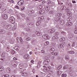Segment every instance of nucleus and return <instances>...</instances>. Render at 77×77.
<instances>
[{
    "label": "nucleus",
    "mask_w": 77,
    "mask_h": 77,
    "mask_svg": "<svg viewBox=\"0 0 77 77\" xmlns=\"http://www.w3.org/2000/svg\"><path fill=\"white\" fill-rule=\"evenodd\" d=\"M66 8V6H63L60 9L62 11H63V10H64V9H65Z\"/></svg>",
    "instance_id": "obj_15"
},
{
    "label": "nucleus",
    "mask_w": 77,
    "mask_h": 77,
    "mask_svg": "<svg viewBox=\"0 0 77 77\" xmlns=\"http://www.w3.org/2000/svg\"><path fill=\"white\" fill-rule=\"evenodd\" d=\"M72 25V23L71 22H68L66 23V26H71Z\"/></svg>",
    "instance_id": "obj_11"
},
{
    "label": "nucleus",
    "mask_w": 77,
    "mask_h": 77,
    "mask_svg": "<svg viewBox=\"0 0 77 77\" xmlns=\"http://www.w3.org/2000/svg\"><path fill=\"white\" fill-rule=\"evenodd\" d=\"M23 64H20L19 65V68L20 69H22L23 68Z\"/></svg>",
    "instance_id": "obj_19"
},
{
    "label": "nucleus",
    "mask_w": 77,
    "mask_h": 77,
    "mask_svg": "<svg viewBox=\"0 0 77 77\" xmlns=\"http://www.w3.org/2000/svg\"><path fill=\"white\" fill-rule=\"evenodd\" d=\"M41 52L42 53H45V51H44V50H42L41 51Z\"/></svg>",
    "instance_id": "obj_56"
},
{
    "label": "nucleus",
    "mask_w": 77,
    "mask_h": 77,
    "mask_svg": "<svg viewBox=\"0 0 77 77\" xmlns=\"http://www.w3.org/2000/svg\"><path fill=\"white\" fill-rule=\"evenodd\" d=\"M2 68L0 67V71H3V69H2Z\"/></svg>",
    "instance_id": "obj_54"
},
{
    "label": "nucleus",
    "mask_w": 77,
    "mask_h": 77,
    "mask_svg": "<svg viewBox=\"0 0 77 77\" xmlns=\"http://www.w3.org/2000/svg\"><path fill=\"white\" fill-rule=\"evenodd\" d=\"M14 1H13V0H10L9 1V2H12V3H14Z\"/></svg>",
    "instance_id": "obj_48"
},
{
    "label": "nucleus",
    "mask_w": 77,
    "mask_h": 77,
    "mask_svg": "<svg viewBox=\"0 0 77 77\" xmlns=\"http://www.w3.org/2000/svg\"><path fill=\"white\" fill-rule=\"evenodd\" d=\"M24 7H23L22 8H21V10H22V11H24Z\"/></svg>",
    "instance_id": "obj_61"
},
{
    "label": "nucleus",
    "mask_w": 77,
    "mask_h": 77,
    "mask_svg": "<svg viewBox=\"0 0 77 77\" xmlns=\"http://www.w3.org/2000/svg\"><path fill=\"white\" fill-rule=\"evenodd\" d=\"M70 45H71V44H68L67 45V47H70Z\"/></svg>",
    "instance_id": "obj_51"
},
{
    "label": "nucleus",
    "mask_w": 77,
    "mask_h": 77,
    "mask_svg": "<svg viewBox=\"0 0 77 77\" xmlns=\"http://www.w3.org/2000/svg\"><path fill=\"white\" fill-rule=\"evenodd\" d=\"M46 11H50V8H48V7H47L46 8Z\"/></svg>",
    "instance_id": "obj_45"
},
{
    "label": "nucleus",
    "mask_w": 77,
    "mask_h": 77,
    "mask_svg": "<svg viewBox=\"0 0 77 77\" xmlns=\"http://www.w3.org/2000/svg\"><path fill=\"white\" fill-rule=\"evenodd\" d=\"M65 21L64 20H61L60 22V23L61 24H65Z\"/></svg>",
    "instance_id": "obj_24"
},
{
    "label": "nucleus",
    "mask_w": 77,
    "mask_h": 77,
    "mask_svg": "<svg viewBox=\"0 0 77 77\" xmlns=\"http://www.w3.org/2000/svg\"><path fill=\"white\" fill-rule=\"evenodd\" d=\"M65 58L66 60L67 61L69 60V56L68 55H66L65 56Z\"/></svg>",
    "instance_id": "obj_6"
},
{
    "label": "nucleus",
    "mask_w": 77,
    "mask_h": 77,
    "mask_svg": "<svg viewBox=\"0 0 77 77\" xmlns=\"http://www.w3.org/2000/svg\"><path fill=\"white\" fill-rule=\"evenodd\" d=\"M29 14H32V11H29L28 12Z\"/></svg>",
    "instance_id": "obj_63"
},
{
    "label": "nucleus",
    "mask_w": 77,
    "mask_h": 77,
    "mask_svg": "<svg viewBox=\"0 0 77 77\" xmlns=\"http://www.w3.org/2000/svg\"><path fill=\"white\" fill-rule=\"evenodd\" d=\"M66 5L67 6H68L69 7H72V4H71V3L67 4Z\"/></svg>",
    "instance_id": "obj_32"
},
{
    "label": "nucleus",
    "mask_w": 77,
    "mask_h": 77,
    "mask_svg": "<svg viewBox=\"0 0 77 77\" xmlns=\"http://www.w3.org/2000/svg\"><path fill=\"white\" fill-rule=\"evenodd\" d=\"M55 50H54V48H51L50 50V52L53 54V53H54V51Z\"/></svg>",
    "instance_id": "obj_12"
},
{
    "label": "nucleus",
    "mask_w": 77,
    "mask_h": 77,
    "mask_svg": "<svg viewBox=\"0 0 77 77\" xmlns=\"http://www.w3.org/2000/svg\"><path fill=\"white\" fill-rule=\"evenodd\" d=\"M61 76L62 77H66L67 76V75L66 74H63Z\"/></svg>",
    "instance_id": "obj_33"
},
{
    "label": "nucleus",
    "mask_w": 77,
    "mask_h": 77,
    "mask_svg": "<svg viewBox=\"0 0 77 77\" xmlns=\"http://www.w3.org/2000/svg\"><path fill=\"white\" fill-rule=\"evenodd\" d=\"M48 32L49 33H53L54 32H55V31L54 30V29H51L49 30L48 31Z\"/></svg>",
    "instance_id": "obj_10"
},
{
    "label": "nucleus",
    "mask_w": 77,
    "mask_h": 77,
    "mask_svg": "<svg viewBox=\"0 0 77 77\" xmlns=\"http://www.w3.org/2000/svg\"><path fill=\"white\" fill-rule=\"evenodd\" d=\"M60 20V17H58L57 18L56 20V21H59Z\"/></svg>",
    "instance_id": "obj_26"
},
{
    "label": "nucleus",
    "mask_w": 77,
    "mask_h": 77,
    "mask_svg": "<svg viewBox=\"0 0 77 77\" xmlns=\"http://www.w3.org/2000/svg\"><path fill=\"white\" fill-rule=\"evenodd\" d=\"M32 72H33V73H34L35 72V69H33L32 70Z\"/></svg>",
    "instance_id": "obj_52"
},
{
    "label": "nucleus",
    "mask_w": 77,
    "mask_h": 77,
    "mask_svg": "<svg viewBox=\"0 0 77 77\" xmlns=\"http://www.w3.org/2000/svg\"><path fill=\"white\" fill-rule=\"evenodd\" d=\"M5 30L3 29L1 30V33H5Z\"/></svg>",
    "instance_id": "obj_46"
},
{
    "label": "nucleus",
    "mask_w": 77,
    "mask_h": 77,
    "mask_svg": "<svg viewBox=\"0 0 77 77\" xmlns=\"http://www.w3.org/2000/svg\"><path fill=\"white\" fill-rule=\"evenodd\" d=\"M6 71L8 73H10V72H11V69L9 68H7Z\"/></svg>",
    "instance_id": "obj_14"
},
{
    "label": "nucleus",
    "mask_w": 77,
    "mask_h": 77,
    "mask_svg": "<svg viewBox=\"0 0 77 77\" xmlns=\"http://www.w3.org/2000/svg\"><path fill=\"white\" fill-rule=\"evenodd\" d=\"M50 14H52V15L53 14V12L52 11H51L50 12Z\"/></svg>",
    "instance_id": "obj_57"
},
{
    "label": "nucleus",
    "mask_w": 77,
    "mask_h": 77,
    "mask_svg": "<svg viewBox=\"0 0 77 77\" xmlns=\"http://www.w3.org/2000/svg\"><path fill=\"white\" fill-rule=\"evenodd\" d=\"M11 25H6L5 27V29H6L9 30V29H11Z\"/></svg>",
    "instance_id": "obj_4"
},
{
    "label": "nucleus",
    "mask_w": 77,
    "mask_h": 77,
    "mask_svg": "<svg viewBox=\"0 0 77 77\" xmlns=\"http://www.w3.org/2000/svg\"><path fill=\"white\" fill-rule=\"evenodd\" d=\"M45 13V11L44 10H41L40 11L39 13L40 14H43L44 13Z\"/></svg>",
    "instance_id": "obj_20"
},
{
    "label": "nucleus",
    "mask_w": 77,
    "mask_h": 77,
    "mask_svg": "<svg viewBox=\"0 0 77 77\" xmlns=\"http://www.w3.org/2000/svg\"><path fill=\"white\" fill-rule=\"evenodd\" d=\"M60 45L61 46V47L63 48V47H64V46H65V45L63 44H60Z\"/></svg>",
    "instance_id": "obj_43"
},
{
    "label": "nucleus",
    "mask_w": 77,
    "mask_h": 77,
    "mask_svg": "<svg viewBox=\"0 0 77 77\" xmlns=\"http://www.w3.org/2000/svg\"><path fill=\"white\" fill-rule=\"evenodd\" d=\"M9 75H3V77H9Z\"/></svg>",
    "instance_id": "obj_38"
},
{
    "label": "nucleus",
    "mask_w": 77,
    "mask_h": 77,
    "mask_svg": "<svg viewBox=\"0 0 77 77\" xmlns=\"http://www.w3.org/2000/svg\"><path fill=\"white\" fill-rule=\"evenodd\" d=\"M72 20V17H69L67 19V21H71Z\"/></svg>",
    "instance_id": "obj_18"
},
{
    "label": "nucleus",
    "mask_w": 77,
    "mask_h": 77,
    "mask_svg": "<svg viewBox=\"0 0 77 77\" xmlns=\"http://www.w3.org/2000/svg\"><path fill=\"white\" fill-rule=\"evenodd\" d=\"M60 41L63 42V41H65V38H61L60 39Z\"/></svg>",
    "instance_id": "obj_29"
},
{
    "label": "nucleus",
    "mask_w": 77,
    "mask_h": 77,
    "mask_svg": "<svg viewBox=\"0 0 77 77\" xmlns=\"http://www.w3.org/2000/svg\"><path fill=\"white\" fill-rule=\"evenodd\" d=\"M50 62L49 59H47L45 60L44 61V64L45 65H48V63Z\"/></svg>",
    "instance_id": "obj_3"
},
{
    "label": "nucleus",
    "mask_w": 77,
    "mask_h": 77,
    "mask_svg": "<svg viewBox=\"0 0 77 77\" xmlns=\"http://www.w3.org/2000/svg\"><path fill=\"white\" fill-rule=\"evenodd\" d=\"M72 37H74V34H72L69 36L68 38H72Z\"/></svg>",
    "instance_id": "obj_22"
},
{
    "label": "nucleus",
    "mask_w": 77,
    "mask_h": 77,
    "mask_svg": "<svg viewBox=\"0 0 77 77\" xmlns=\"http://www.w3.org/2000/svg\"><path fill=\"white\" fill-rule=\"evenodd\" d=\"M46 68H47V69H48V71H50V69H51V66H48Z\"/></svg>",
    "instance_id": "obj_42"
},
{
    "label": "nucleus",
    "mask_w": 77,
    "mask_h": 77,
    "mask_svg": "<svg viewBox=\"0 0 77 77\" xmlns=\"http://www.w3.org/2000/svg\"><path fill=\"white\" fill-rule=\"evenodd\" d=\"M54 39L55 40H56V39H58V37L57 36H55L54 37Z\"/></svg>",
    "instance_id": "obj_37"
},
{
    "label": "nucleus",
    "mask_w": 77,
    "mask_h": 77,
    "mask_svg": "<svg viewBox=\"0 0 77 77\" xmlns=\"http://www.w3.org/2000/svg\"><path fill=\"white\" fill-rule=\"evenodd\" d=\"M68 68V65H66L63 66V69H67Z\"/></svg>",
    "instance_id": "obj_30"
},
{
    "label": "nucleus",
    "mask_w": 77,
    "mask_h": 77,
    "mask_svg": "<svg viewBox=\"0 0 77 77\" xmlns=\"http://www.w3.org/2000/svg\"><path fill=\"white\" fill-rule=\"evenodd\" d=\"M31 11V13H32V14H34V13H35V11H34V10H32Z\"/></svg>",
    "instance_id": "obj_62"
},
{
    "label": "nucleus",
    "mask_w": 77,
    "mask_h": 77,
    "mask_svg": "<svg viewBox=\"0 0 77 77\" xmlns=\"http://www.w3.org/2000/svg\"><path fill=\"white\" fill-rule=\"evenodd\" d=\"M10 21L12 24H14L15 22V18L13 17H11L10 19Z\"/></svg>",
    "instance_id": "obj_1"
},
{
    "label": "nucleus",
    "mask_w": 77,
    "mask_h": 77,
    "mask_svg": "<svg viewBox=\"0 0 77 77\" xmlns=\"http://www.w3.org/2000/svg\"><path fill=\"white\" fill-rule=\"evenodd\" d=\"M74 33L75 34H77V29L74 31Z\"/></svg>",
    "instance_id": "obj_55"
},
{
    "label": "nucleus",
    "mask_w": 77,
    "mask_h": 77,
    "mask_svg": "<svg viewBox=\"0 0 77 77\" xmlns=\"http://www.w3.org/2000/svg\"><path fill=\"white\" fill-rule=\"evenodd\" d=\"M5 60V59L4 58H1L0 59V62H3V60Z\"/></svg>",
    "instance_id": "obj_39"
},
{
    "label": "nucleus",
    "mask_w": 77,
    "mask_h": 77,
    "mask_svg": "<svg viewBox=\"0 0 77 77\" xmlns=\"http://www.w3.org/2000/svg\"><path fill=\"white\" fill-rule=\"evenodd\" d=\"M58 48H61V46H60V44L58 45Z\"/></svg>",
    "instance_id": "obj_60"
},
{
    "label": "nucleus",
    "mask_w": 77,
    "mask_h": 77,
    "mask_svg": "<svg viewBox=\"0 0 77 77\" xmlns=\"http://www.w3.org/2000/svg\"><path fill=\"white\" fill-rule=\"evenodd\" d=\"M62 14L61 13H59L57 14V16H56V17H60L62 16Z\"/></svg>",
    "instance_id": "obj_35"
},
{
    "label": "nucleus",
    "mask_w": 77,
    "mask_h": 77,
    "mask_svg": "<svg viewBox=\"0 0 77 77\" xmlns=\"http://www.w3.org/2000/svg\"><path fill=\"white\" fill-rule=\"evenodd\" d=\"M23 3H24V0H21L19 1L18 2V4L19 5H23Z\"/></svg>",
    "instance_id": "obj_5"
},
{
    "label": "nucleus",
    "mask_w": 77,
    "mask_h": 77,
    "mask_svg": "<svg viewBox=\"0 0 77 77\" xmlns=\"http://www.w3.org/2000/svg\"><path fill=\"white\" fill-rule=\"evenodd\" d=\"M52 54L54 56H57L59 54L57 52H53V53Z\"/></svg>",
    "instance_id": "obj_28"
},
{
    "label": "nucleus",
    "mask_w": 77,
    "mask_h": 77,
    "mask_svg": "<svg viewBox=\"0 0 77 77\" xmlns=\"http://www.w3.org/2000/svg\"><path fill=\"white\" fill-rule=\"evenodd\" d=\"M57 74L58 75H60L61 74H62V72L60 71H58L57 72Z\"/></svg>",
    "instance_id": "obj_17"
},
{
    "label": "nucleus",
    "mask_w": 77,
    "mask_h": 77,
    "mask_svg": "<svg viewBox=\"0 0 77 77\" xmlns=\"http://www.w3.org/2000/svg\"><path fill=\"white\" fill-rule=\"evenodd\" d=\"M35 33L37 36H40V35H42L41 33L39 32V31L36 32Z\"/></svg>",
    "instance_id": "obj_13"
},
{
    "label": "nucleus",
    "mask_w": 77,
    "mask_h": 77,
    "mask_svg": "<svg viewBox=\"0 0 77 77\" xmlns=\"http://www.w3.org/2000/svg\"><path fill=\"white\" fill-rule=\"evenodd\" d=\"M75 45V43L73 42L72 43V47H74Z\"/></svg>",
    "instance_id": "obj_50"
},
{
    "label": "nucleus",
    "mask_w": 77,
    "mask_h": 77,
    "mask_svg": "<svg viewBox=\"0 0 77 77\" xmlns=\"http://www.w3.org/2000/svg\"><path fill=\"white\" fill-rule=\"evenodd\" d=\"M8 17V16L7 14H4L3 15V18L4 20H7V19Z\"/></svg>",
    "instance_id": "obj_9"
},
{
    "label": "nucleus",
    "mask_w": 77,
    "mask_h": 77,
    "mask_svg": "<svg viewBox=\"0 0 77 77\" xmlns=\"http://www.w3.org/2000/svg\"><path fill=\"white\" fill-rule=\"evenodd\" d=\"M17 27L16 26H14L13 28H12V30H15L16 29H17Z\"/></svg>",
    "instance_id": "obj_34"
},
{
    "label": "nucleus",
    "mask_w": 77,
    "mask_h": 77,
    "mask_svg": "<svg viewBox=\"0 0 77 77\" xmlns=\"http://www.w3.org/2000/svg\"><path fill=\"white\" fill-rule=\"evenodd\" d=\"M16 9H20V8H19V7H18V6H16Z\"/></svg>",
    "instance_id": "obj_64"
},
{
    "label": "nucleus",
    "mask_w": 77,
    "mask_h": 77,
    "mask_svg": "<svg viewBox=\"0 0 77 77\" xmlns=\"http://www.w3.org/2000/svg\"><path fill=\"white\" fill-rule=\"evenodd\" d=\"M45 45H47L49 44V42L48 41L46 42L45 44Z\"/></svg>",
    "instance_id": "obj_40"
},
{
    "label": "nucleus",
    "mask_w": 77,
    "mask_h": 77,
    "mask_svg": "<svg viewBox=\"0 0 77 77\" xmlns=\"http://www.w3.org/2000/svg\"><path fill=\"white\" fill-rule=\"evenodd\" d=\"M68 52L69 54H74L75 53V52L73 51H69Z\"/></svg>",
    "instance_id": "obj_31"
},
{
    "label": "nucleus",
    "mask_w": 77,
    "mask_h": 77,
    "mask_svg": "<svg viewBox=\"0 0 77 77\" xmlns=\"http://www.w3.org/2000/svg\"><path fill=\"white\" fill-rule=\"evenodd\" d=\"M71 14H72V12L71 11H68L67 13V15L68 16H71Z\"/></svg>",
    "instance_id": "obj_16"
},
{
    "label": "nucleus",
    "mask_w": 77,
    "mask_h": 77,
    "mask_svg": "<svg viewBox=\"0 0 77 77\" xmlns=\"http://www.w3.org/2000/svg\"><path fill=\"white\" fill-rule=\"evenodd\" d=\"M43 71L45 72H47L48 71V69H47V67H46L44 69Z\"/></svg>",
    "instance_id": "obj_25"
},
{
    "label": "nucleus",
    "mask_w": 77,
    "mask_h": 77,
    "mask_svg": "<svg viewBox=\"0 0 77 77\" xmlns=\"http://www.w3.org/2000/svg\"><path fill=\"white\" fill-rule=\"evenodd\" d=\"M28 26H29L31 27H34V24L33 23H29L28 24Z\"/></svg>",
    "instance_id": "obj_8"
},
{
    "label": "nucleus",
    "mask_w": 77,
    "mask_h": 77,
    "mask_svg": "<svg viewBox=\"0 0 77 77\" xmlns=\"http://www.w3.org/2000/svg\"><path fill=\"white\" fill-rule=\"evenodd\" d=\"M19 39L20 41L21 42H22V41H23V39H22L21 38H20Z\"/></svg>",
    "instance_id": "obj_58"
},
{
    "label": "nucleus",
    "mask_w": 77,
    "mask_h": 77,
    "mask_svg": "<svg viewBox=\"0 0 77 77\" xmlns=\"http://www.w3.org/2000/svg\"><path fill=\"white\" fill-rule=\"evenodd\" d=\"M26 30L27 31H28V32H30L31 30L30 29V28H29L28 29H27Z\"/></svg>",
    "instance_id": "obj_49"
},
{
    "label": "nucleus",
    "mask_w": 77,
    "mask_h": 77,
    "mask_svg": "<svg viewBox=\"0 0 77 77\" xmlns=\"http://www.w3.org/2000/svg\"><path fill=\"white\" fill-rule=\"evenodd\" d=\"M42 38L45 39H49L50 36H48V34H45L43 35Z\"/></svg>",
    "instance_id": "obj_2"
},
{
    "label": "nucleus",
    "mask_w": 77,
    "mask_h": 77,
    "mask_svg": "<svg viewBox=\"0 0 77 77\" xmlns=\"http://www.w3.org/2000/svg\"><path fill=\"white\" fill-rule=\"evenodd\" d=\"M70 49V47H67V50H69V49Z\"/></svg>",
    "instance_id": "obj_59"
},
{
    "label": "nucleus",
    "mask_w": 77,
    "mask_h": 77,
    "mask_svg": "<svg viewBox=\"0 0 77 77\" xmlns=\"http://www.w3.org/2000/svg\"><path fill=\"white\" fill-rule=\"evenodd\" d=\"M24 58L25 59H29V55L27 54H25L24 56Z\"/></svg>",
    "instance_id": "obj_7"
},
{
    "label": "nucleus",
    "mask_w": 77,
    "mask_h": 77,
    "mask_svg": "<svg viewBox=\"0 0 77 77\" xmlns=\"http://www.w3.org/2000/svg\"><path fill=\"white\" fill-rule=\"evenodd\" d=\"M12 65H13V66H14V65H15V62H12Z\"/></svg>",
    "instance_id": "obj_53"
},
{
    "label": "nucleus",
    "mask_w": 77,
    "mask_h": 77,
    "mask_svg": "<svg viewBox=\"0 0 77 77\" xmlns=\"http://www.w3.org/2000/svg\"><path fill=\"white\" fill-rule=\"evenodd\" d=\"M62 68V66L59 65L58 66V67L57 68V70H59L60 69Z\"/></svg>",
    "instance_id": "obj_21"
},
{
    "label": "nucleus",
    "mask_w": 77,
    "mask_h": 77,
    "mask_svg": "<svg viewBox=\"0 0 77 77\" xmlns=\"http://www.w3.org/2000/svg\"><path fill=\"white\" fill-rule=\"evenodd\" d=\"M61 33L63 35H66V32H61Z\"/></svg>",
    "instance_id": "obj_41"
},
{
    "label": "nucleus",
    "mask_w": 77,
    "mask_h": 77,
    "mask_svg": "<svg viewBox=\"0 0 77 77\" xmlns=\"http://www.w3.org/2000/svg\"><path fill=\"white\" fill-rule=\"evenodd\" d=\"M57 2H58V5H62L63 3L61 2H62V0H57Z\"/></svg>",
    "instance_id": "obj_23"
},
{
    "label": "nucleus",
    "mask_w": 77,
    "mask_h": 77,
    "mask_svg": "<svg viewBox=\"0 0 77 77\" xmlns=\"http://www.w3.org/2000/svg\"><path fill=\"white\" fill-rule=\"evenodd\" d=\"M30 39V37H29V38H27L26 39V41H29Z\"/></svg>",
    "instance_id": "obj_47"
},
{
    "label": "nucleus",
    "mask_w": 77,
    "mask_h": 77,
    "mask_svg": "<svg viewBox=\"0 0 77 77\" xmlns=\"http://www.w3.org/2000/svg\"><path fill=\"white\" fill-rule=\"evenodd\" d=\"M11 53L12 54H15V51L13 50H12L11 51Z\"/></svg>",
    "instance_id": "obj_27"
},
{
    "label": "nucleus",
    "mask_w": 77,
    "mask_h": 77,
    "mask_svg": "<svg viewBox=\"0 0 77 77\" xmlns=\"http://www.w3.org/2000/svg\"><path fill=\"white\" fill-rule=\"evenodd\" d=\"M47 5H50L51 4V3H50V1H47Z\"/></svg>",
    "instance_id": "obj_44"
},
{
    "label": "nucleus",
    "mask_w": 77,
    "mask_h": 77,
    "mask_svg": "<svg viewBox=\"0 0 77 77\" xmlns=\"http://www.w3.org/2000/svg\"><path fill=\"white\" fill-rule=\"evenodd\" d=\"M40 21H37L35 24L36 26H39V23H40Z\"/></svg>",
    "instance_id": "obj_36"
}]
</instances>
